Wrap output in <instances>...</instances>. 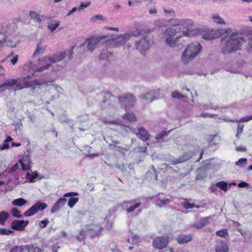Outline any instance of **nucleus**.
Here are the masks:
<instances>
[{"label":"nucleus","mask_w":252,"mask_h":252,"mask_svg":"<svg viewBox=\"0 0 252 252\" xmlns=\"http://www.w3.org/2000/svg\"><path fill=\"white\" fill-rule=\"evenodd\" d=\"M243 41V38L238 34L233 33L226 36L221 39V52L225 55L235 52L240 48Z\"/></svg>","instance_id":"f257e3e1"},{"label":"nucleus","mask_w":252,"mask_h":252,"mask_svg":"<svg viewBox=\"0 0 252 252\" xmlns=\"http://www.w3.org/2000/svg\"><path fill=\"white\" fill-rule=\"evenodd\" d=\"M202 49L201 45L197 42L191 43L186 48L182 56V60L185 63H188L193 60L200 52Z\"/></svg>","instance_id":"f03ea898"},{"label":"nucleus","mask_w":252,"mask_h":252,"mask_svg":"<svg viewBox=\"0 0 252 252\" xmlns=\"http://www.w3.org/2000/svg\"><path fill=\"white\" fill-rule=\"evenodd\" d=\"M102 227L97 223H91L85 226L84 229L80 231L79 235L76 237V239L79 241H84L86 233L90 235V237L93 238L98 236L102 232Z\"/></svg>","instance_id":"7ed1b4c3"},{"label":"nucleus","mask_w":252,"mask_h":252,"mask_svg":"<svg viewBox=\"0 0 252 252\" xmlns=\"http://www.w3.org/2000/svg\"><path fill=\"white\" fill-rule=\"evenodd\" d=\"M136 35L137 34H134L133 32H128L121 35L115 39H110L108 36H106L105 44L106 47L109 48L119 47L125 44L131 36H136Z\"/></svg>","instance_id":"20e7f679"},{"label":"nucleus","mask_w":252,"mask_h":252,"mask_svg":"<svg viewBox=\"0 0 252 252\" xmlns=\"http://www.w3.org/2000/svg\"><path fill=\"white\" fill-rule=\"evenodd\" d=\"M179 29L178 27L175 28H168L164 32V35L166 36L165 43L171 47H176L179 45V39L180 36L176 35L179 33Z\"/></svg>","instance_id":"39448f33"},{"label":"nucleus","mask_w":252,"mask_h":252,"mask_svg":"<svg viewBox=\"0 0 252 252\" xmlns=\"http://www.w3.org/2000/svg\"><path fill=\"white\" fill-rule=\"evenodd\" d=\"M193 24V21L190 19H174L172 21L173 26L171 28L178 27L179 29V33L182 31L183 35L189 36L191 32L190 29L192 27Z\"/></svg>","instance_id":"423d86ee"},{"label":"nucleus","mask_w":252,"mask_h":252,"mask_svg":"<svg viewBox=\"0 0 252 252\" xmlns=\"http://www.w3.org/2000/svg\"><path fill=\"white\" fill-rule=\"evenodd\" d=\"M74 46H73L70 50H67L63 52H61L57 54L53 55L52 56L49 57L52 65L53 64L59 62L63 60L66 56L68 57L69 60H70L73 55L74 54L73 48ZM53 67V66H52Z\"/></svg>","instance_id":"0eeeda50"},{"label":"nucleus","mask_w":252,"mask_h":252,"mask_svg":"<svg viewBox=\"0 0 252 252\" xmlns=\"http://www.w3.org/2000/svg\"><path fill=\"white\" fill-rule=\"evenodd\" d=\"M119 100L121 105L125 107L126 109L132 108L135 102L136 98L130 94H123L119 97Z\"/></svg>","instance_id":"6e6552de"},{"label":"nucleus","mask_w":252,"mask_h":252,"mask_svg":"<svg viewBox=\"0 0 252 252\" xmlns=\"http://www.w3.org/2000/svg\"><path fill=\"white\" fill-rule=\"evenodd\" d=\"M47 207V205L45 203L41 202L40 201L37 202L33 206H32L29 209L26 211L24 215L26 217H30L38 211H42Z\"/></svg>","instance_id":"1a4fd4ad"},{"label":"nucleus","mask_w":252,"mask_h":252,"mask_svg":"<svg viewBox=\"0 0 252 252\" xmlns=\"http://www.w3.org/2000/svg\"><path fill=\"white\" fill-rule=\"evenodd\" d=\"M136 199H132L129 201H124L122 204V207L126 210L127 213L133 212L136 209L138 208L141 205L140 202H136Z\"/></svg>","instance_id":"9d476101"},{"label":"nucleus","mask_w":252,"mask_h":252,"mask_svg":"<svg viewBox=\"0 0 252 252\" xmlns=\"http://www.w3.org/2000/svg\"><path fill=\"white\" fill-rule=\"evenodd\" d=\"M152 42V40H149L148 37H144L139 42H136V49L143 53L149 49L150 45Z\"/></svg>","instance_id":"9b49d317"},{"label":"nucleus","mask_w":252,"mask_h":252,"mask_svg":"<svg viewBox=\"0 0 252 252\" xmlns=\"http://www.w3.org/2000/svg\"><path fill=\"white\" fill-rule=\"evenodd\" d=\"M105 38H106V36H101L89 39L87 45L88 50L93 52L100 43H105Z\"/></svg>","instance_id":"f8f14e48"},{"label":"nucleus","mask_w":252,"mask_h":252,"mask_svg":"<svg viewBox=\"0 0 252 252\" xmlns=\"http://www.w3.org/2000/svg\"><path fill=\"white\" fill-rule=\"evenodd\" d=\"M168 243V237H157L153 242V246L157 249H163L166 247Z\"/></svg>","instance_id":"ddd939ff"},{"label":"nucleus","mask_w":252,"mask_h":252,"mask_svg":"<svg viewBox=\"0 0 252 252\" xmlns=\"http://www.w3.org/2000/svg\"><path fill=\"white\" fill-rule=\"evenodd\" d=\"M49 57H45L42 60H39V64L40 67H36L34 70L36 71L41 72L45 69L49 68L50 66H52L51 62Z\"/></svg>","instance_id":"4468645a"},{"label":"nucleus","mask_w":252,"mask_h":252,"mask_svg":"<svg viewBox=\"0 0 252 252\" xmlns=\"http://www.w3.org/2000/svg\"><path fill=\"white\" fill-rule=\"evenodd\" d=\"M29 223V222L28 220H14L11 222V226L13 229L18 231H23Z\"/></svg>","instance_id":"2eb2a0df"},{"label":"nucleus","mask_w":252,"mask_h":252,"mask_svg":"<svg viewBox=\"0 0 252 252\" xmlns=\"http://www.w3.org/2000/svg\"><path fill=\"white\" fill-rule=\"evenodd\" d=\"M5 87H12L15 91L22 89L25 85L18 81V79H8L4 82Z\"/></svg>","instance_id":"dca6fc26"},{"label":"nucleus","mask_w":252,"mask_h":252,"mask_svg":"<svg viewBox=\"0 0 252 252\" xmlns=\"http://www.w3.org/2000/svg\"><path fill=\"white\" fill-rule=\"evenodd\" d=\"M19 162L23 170H29L31 168V160L29 155L23 156L20 159Z\"/></svg>","instance_id":"f3484780"},{"label":"nucleus","mask_w":252,"mask_h":252,"mask_svg":"<svg viewBox=\"0 0 252 252\" xmlns=\"http://www.w3.org/2000/svg\"><path fill=\"white\" fill-rule=\"evenodd\" d=\"M156 91L152 90L146 94H141L139 95V97L149 102H152L153 100L158 98V96L156 95Z\"/></svg>","instance_id":"a211bd4d"},{"label":"nucleus","mask_w":252,"mask_h":252,"mask_svg":"<svg viewBox=\"0 0 252 252\" xmlns=\"http://www.w3.org/2000/svg\"><path fill=\"white\" fill-rule=\"evenodd\" d=\"M77 195H78V193L75 192H69L64 194L63 197H71L68 202V205L70 208H72L75 204L78 201V198L72 197Z\"/></svg>","instance_id":"6ab92c4d"},{"label":"nucleus","mask_w":252,"mask_h":252,"mask_svg":"<svg viewBox=\"0 0 252 252\" xmlns=\"http://www.w3.org/2000/svg\"><path fill=\"white\" fill-rule=\"evenodd\" d=\"M33 245L16 246L11 249L10 252H32Z\"/></svg>","instance_id":"aec40b11"},{"label":"nucleus","mask_w":252,"mask_h":252,"mask_svg":"<svg viewBox=\"0 0 252 252\" xmlns=\"http://www.w3.org/2000/svg\"><path fill=\"white\" fill-rule=\"evenodd\" d=\"M66 201V199L64 198H61L58 199L53 206L51 210V213L53 214L57 212L65 205Z\"/></svg>","instance_id":"412c9836"},{"label":"nucleus","mask_w":252,"mask_h":252,"mask_svg":"<svg viewBox=\"0 0 252 252\" xmlns=\"http://www.w3.org/2000/svg\"><path fill=\"white\" fill-rule=\"evenodd\" d=\"M215 250L216 252H228L229 247L224 241L219 240L217 241Z\"/></svg>","instance_id":"4be33fe9"},{"label":"nucleus","mask_w":252,"mask_h":252,"mask_svg":"<svg viewBox=\"0 0 252 252\" xmlns=\"http://www.w3.org/2000/svg\"><path fill=\"white\" fill-rule=\"evenodd\" d=\"M47 47V44L42 41H40L37 44L36 48L34 52L32 57H35L44 52Z\"/></svg>","instance_id":"5701e85b"},{"label":"nucleus","mask_w":252,"mask_h":252,"mask_svg":"<svg viewBox=\"0 0 252 252\" xmlns=\"http://www.w3.org/2000/svg\"><path fill=\"white\" fill-rule=\"evenodd\" d=\"M6 44V45L11 47H15L16 43H13L8 39L6 40V35L4 34L0 33V49L3 46V45Z\"/></svg>","instance_id":"b1692460"},{"label":"nucleus","mask_w":252,"mask_h":252,"mask_svg":"<svg viewBox=\"0 0 252 252\" xmlns=\"http://www.w3.org/2000/svg\"><path fill=\"white\" fill-rule=\"evenodd\" d=\"M190 234L179 235L177 237V241L179 244H185L189 242L192 240Z\"/></svg>","instance_id":"393cba45"},{"label":"nucleus","mask_w":252,"mask_h":252,"mask_svg":"<svg viewBox=\"0 0 252 252\" xmlns=\"http://www.w3.org/2000/svg\"><path fill=\"white\" fill-rule=\"evenodd\" d=\"M41 85L42 84L38 80L27 82L25 84L26 87L32 88L33 90L40 89Z\"/></svg>","instance_id":"a878e982"},{"label":"nucleus","mask_w":252,"mask_h":252,"mask_svg":"<svg viewBox=\"0 0 252 252\" xmlns=\"http://www.w3.org/2000/svg\"><path fill=\"white\" fill-rule=\"evenodd\" d=\"M191 156H192L190 154H185L183 156L180 157L179 158L172 160V164L175 165L186 161L190 158Z\"/></svg>","instance_id":"bb28decb"},{"label":"nucleus","mask_w":252,"mask_h":252,"mask_svg":"<svg viewBox=\"0 0 252 252\" xmlns=\"http://www.w3.org/2000/svg\"><path fill=\"white\" fill-rule=\"evenodd\" d=\"M137 135L140 136L143 140H147L150 138V134L143 127H141L138 129Z\"/></svg>","instance_id":"cd10ccee"},{"label":"nucleus","mask_w":252,"mask_h":252,"mask_svg":"<svg viewBox=\"0 0 252 252\" xmlns=\"http://www.w3.org/2000/svg\"><path fill=\"white\" fill-rule=\"evenodd\" d=\"M210 18L216 24L220 25L226 24L224 20L217 13L211 14Z\"/></svg>","instance_id":"c85d7f7f"},{"label":"nucleus","mask_w":252,"mask_h":252,"mask_svg":"<svg viewBox=\"0 0 252 252\" xmlns=\"http://www.w3.org/2000/svg\"><path fill=\"white\" fill-rule=\"evenodd\" d=\"M27 203V201L24 198H19L16 199L14 200L12 204V205L16 206H22L24 205Z\"/></svg>","instance_id":"c756f323"},{"label":"nucleus","mask_w":252,"mask_h":252,"mask_svg":"<svg viewBox=\"0 0 252 252\" xmlns=\"http://www.w3.org/2000/svg\"><path fill=\"white\" fill-rule=\"evenodd\" d=\"M170 200L165 197L162 198L159 197L158 200L157 201V204L160 207L163 206L170 203Z\"/></svg>","instance_id":"7c9ffc66"},{"label":"nucleus","mask_w":252,"mask_h":252,"mask_svg":"<svg viewBox=\"0 0 252 252\" xmlns=\"http://www.w3.org/2000/svg\"><path fill=\"white\" fill-rule=\"evenodd\" d=\"M9 214L5 211L0 212V224L4 225L5 221L8 219Z\"/></svg>","instance_id":"2f4dec72"},{"label":"nucleus","mask_w":252,"mask_h":252,"mask_svg":"<svg viewBox=\"0 0 252 252\" xmlns=\"http://www.w3.org/2000/svg\"><path fill=\"white\" fill-rule=\"evenodd\" d=\"M216 37L217 36L213 31L205 32L202 35V38L207 40H211Z\"/></svg>","instance_id":"473e14b6"},{"label":"nucleus","mask_w":252,"mask_h":252,"mask_svg":"<svg viewBox=\"0 0 252 252\" xmlns=\"http://www.w3.org/2000/svg\"><path fill=\"white\" fill-rule=\"evenodd\" d=\"M13 139L9 136L6 137V139L4 140V143L0 145V149L1 150L8 149L9 147V142L12 141Z\"/></svg>","instance_id":"72a5a7b5"},{"label":"nucleus","mask_w":252,"mask_h":252,"mask_svg":"<svg viewBox=\"0 0 252 252\" xmlns=\"http://www.w3.org/2000/svg\"><path fill=\"white\" fill-rule=\"evenodd\" d=\"M201 110H206L208 109H216L217 107L212 103L209 104H201L199 106Z\"/></svg>","instance_id":"f704fd0d"},{"label":"nucleus","mask_w":252,"mask_h":252,"mask_svg":"<svg viewBox=\"0 0 252 252\" xmlns=\"http://www.w3.org/2000/svg\"><path fill=\"white\" fill-rule=\"evenodd\" d=\"M29 15L30 17L33 19L34 22L40 23L41 22V19L39 15L34 11H31L30 12Z\"/></svg>","instance_id":"c9c22d12"},{"label":"nucleus","mask_w":252,"mask_h":252,"mask_svg":"<svg viewBox=\"0 0 252 252\" xmlns=\"http://www.w3.org/2000/svg\"><path fill=\"white\" fill-rule=\"evenodd\" d=\"M216 186L224 191H226L228 189L227 183L224 181H220L216 184Z\"/></svg>","instance_id":"e433bc0d"},{"label":"nucleus","mask_w":252,"mask_h":252,"mask_svg":"<svg viewBox=\"0 0 252 252\" xmlns=\"http://www.w3.org/2000/svg\"><path fill=\"white\" fill-rule=\"evenodd\" d=\"M119 144V142L118 141H113L112 143L109 144V147L110 149H116L117 151H120L121 150L124 149L123 147L120 146H118L117 145Z\"/></svg>","instance_id":"4c0bfd02"},{"label":"nucleus","mask_w":252,"mask_h":252,"mask_svg":"<svg viewBox=\"0 0 252 252\" xmlns=\"http://www.w3.org/2000/svg\"><path fill=\"white\" fill-rule=\"evenodd\" d=\"M112 56V53L110 52L103 50L100 55V59L104 60H107L108 58Z\"/></svg>","instance_id":"58836bf2"},{"label":"nucleus","mask_w":252,"mask_h":252,"mask_svg":"<svg viewBox=\"0 0 252 252\" xmlns=\"http://www.w3.org/2000/svg\"><path fill=\"white\" fill-rule=\"evenodd\" d=\"M123 118L124 119L128 120L130 121H134L136 120L135 116L131 113H127L123 115Z\"/></svg>","instance_id":"ea45409f"},{"label":"nucleus","mask_w":252,"mask_h":252,"mask_svg":"<svg viewBox=\"0 0 252 252\" xmlns=\"http://www.w3.org/2000/svg\"><path fill=\"white\" fill-rule=\"evenodd\" d=\"M247 159L246 158H242L236 161L235 164L238 166L244 167L247 165Z\"/></svg>","instance_id":"a19ab883"},{"label":"nucleus","mask_w":252,"mask_h":252,"mask_svg":"<svg viewBox=\"0 0 252 252\" xmlns=\"http://www.w3.org/2000/svg\"><path fill=\"white\" fill-rule=\"evenodd\" d=\"M11 213L12 215L15 217L18 218H22V215H20V212L16 208L11 209Z\"/></svg>","instance_id":"79ce46f5"},{"label":"nucleus","mask_w":252,"mask_h":252,"mask_svg":"<svg viewBox=\"0 0 252 252\" xmlns=\"http://www.w3.org/2000/svg\"><path fill=\"white\" fill-rule=\"evenodd\" d=\"M60 22L55 21V23L50 24L48 25V28L51 32L54 31L59 26Z\"/></svg>","instance_id":"37998d69"},{"label":"nucleus","mask_w":252,"mask_h":252,"mask_svg":"<svg viewBox=\"0 0 252 252\" xmlns=\"http://www.w3.org/2000/svg\"><path fill=\"white\" fill-rule=\"evenodd\" d=\"M183 207L185 209H192L196 207L195 205L193 203H190L188 202H184L182 203ZM199 208V206H196Z\"/></svg>","instance_id":"c03bdc74"},{"label":"nucleus","mask_w":252,"mask_h":252,"mask_svg":"<svg viewBox=\"0 0 252 252\" xmlns=\"http://www.w3.org/2000/svg\"><path fill=\"white\" fill-rule=\"evenodd\" d=\"M217 235L221 237L225 238L228 235L227 230L226 229L219 230L216 233Z\"/></svg>","instance_id":"a18cd8bd"},{"label":"nucleus","mask_w":252,"mask_h":252,"mask_svg":"<svg viewBox=\"0 0 252 252\" xmlns=\"http://www.w3.org/2000/svg\"><path fill=\"white\" fill-rule=\"evenodd\" d=\"M170 132V131H168V132L163 130L162 132H161L160 133L158 134L156 136V139L157 140H163V138L165 136H167L168 135V133Z\"/></svg>","instance_id":"49530a36"},{"label":"nucleus","mask_w":252,"mask_h":252,"mask_svg":"<svg viewBox=\"0 0 252 252\" xmlns=\"http://www.w3.org/2000/svg\"><path fill=\"white\" fill-rule=\"evenodd\" d=\"M171 96L174 98L177 99H181L185 97L184 95L180 94L178 92L176 91L172 92L171 94Z\"/></svg>","instance_id":"de8ad7c7"},{"label":"nucleus","mask_w":252,"mask_h":252,"mask_svg":"<svg viewBox=\"0 0 252 252\" xmlns=\"http://www.w3.org/2000/svg\"><path fill=\"white\" fill-rule=\"evenodd\" d=\"M12 233H13V231L10 229H7L6 228H0V235H8Z\"/></svg>","instance_id":"09e8293b"},{"label":"nucleus","mask_w":252,"mask_h":252,"mask_svg":"<svg viewBox=\"0 0 252 252\" xmlns=\"http://www.w3.org/2000/svg\"><path fill=\"white\" fill-rule=\"evenodd\" d=\"M209 220H210L209 217H206V218L201 219L200 220H199V221H200L202 226L203 227H204L209 223Z\"/></svg>","instance_id":"8fccbe9b"},{"label":"nucleus","mask_w":252,"mask_h":252,"mask_svg":"<svg viewBox=\"0 0 252 252\" xmlns=\"http://www.w3.org/2000/svg\"><path fill=\"white\" fill-rule=\"evenodd\" d=\"M252 120V115L251 116H247L244 117H242L240 120L237 121V122H247L250 120Z\"/></svg>","instance_id":"3c124183"},{"label":"nucleus","mask_w":252,"mask_h":252,"mask_svg":"<svg viewBox=\"0 0 252 252\" xmlns=\"http://www.w3.org/2000/svg\"><path fill=\"white\" fill-rule=\"evenodd\" d=\"M37 177V175L36 173H32V174H30L29 173H28L27 174V179L30 180V181L32 182L33 180L36 178Z\"/></svg>","instance_id":"603ef678"},{"label":"nucleus","mask_w":252,"mask_h":252,"mask_svg":"<svg viewBox=\"0 0 252 252\" xmlns=\"http://www.w3.org/2000/svg\"><path fill=\"white\" fill-rule=\"evenodd\" d=\"M49 220L47 219H45L44 220L40 221L39 223V226L41 228H44L47 226V225L49 223Z\"/></svg>","instance_id":"864d4df0"},{"label":"nucleus","mask_w":252,"mask_h":252,"mask_svg":"<svg viewBox=\"0 0 252 252\" xmlns=\"http://www.w3.org/2000/svg\"><path fill=\"white\" fill-rule=\"evenodd\" d=\"M131 240V244H133V245H135V244H136L137 243L138 237L136 235H134V236L132 235ZM127 241L128 243H131L130 239L128 238L127 239Z\"/></svg>","instance_id":"5fc2aeb1"},{"label":"nucleus","mask_w":252,"mask_h":252,"mask_svg":"<svg viewBox=\"0 0 252 252\" xmlns=\"http://www.w3.org/2000/svg\"><path fill=\"white\" fill-rule=\"evenodd\" d=\"M91 4L90 1H88L87 2H82L79 6L78 7V10H80L81 9H83L84 8H86L89 6Z\"/></svg>","instance_id":"6e6d98bb"},{"label":"nucleus","mask_w":252,"mask_h":252,"mask_svg":"<svg viewBox=\"0 0 252 252\" xmlns=\"http://www.w3.org/2000/svg\"><path fill=\"white\" fill-rule=\"evenodd\" d=\"M97 20H103L104 18H103V16L101 15H99V14L96 15L91 18L92 21H95Z\"/></svg>","instance_id":"4d7b16f0"},{"label":"nucleus","mask_w":252,"mask_h":252,"mask_svg":"<svg viewBox=\"0 0 252 252\" xmlns=\"http://www.w3.org/2000/svg\"><path fill=\"white\" fill-rule=\"evenodd\" d=\"M19 165L18 163H16L9 170V172L13 173L16 171L19 168Z\"/></svg>","instance_id":"13d9d810"},{"label":"nucleus","mask_w":252,"mask_h":252,"mask_svg":"<svg viewBox=\"0 0 252 252\" xmlns=\"http://www.w3.org/2000/svg\"><path fill=\"white\" fill-rule=\"evenodd\" d=\"M244 125H239L237 128V132L236 134V137H239V135L240 134L242 131L243 129Z\"/></svg>","instance_id":"bf43d9fd"},{"label":"nucleus","mask_w":252,"mask_h":252,"mask_svg":"<svg viewBox=\"0 0 252 252\" xmlns=\"http://www.w3.org/2000/svg\"><path fill=\"white\" fill-rule=\"evenodd\" d=\"M191 226L196 229H201L203 227L202 226L199 220L197 222L193 223Z\"/></svg>","instance_id":"052dcab7"},{"label":"nucleus","mask_w":252,"mask_h":252,"mask_svg":"<svg viewBox=\"0 0 252 252\" xmlns=\"http://www.w3.org/2000/svg\"><path fill=\"white\" fill-rule=\"evenodd\" d=\"M164 25V23H163V22L161 20H157L156 21H155V26L156 27H162Z\"/></svg>","instance_id":"680f3d73"},{"label":"nucleus","mask_w":252,"mask_h":252,"mask_svg":"<svg viewBox=\"0 0 252 252\" xmlns=\"http://www.w3.org/2000/svg\"><path fill=\"white\" fill-rule=\"evenodd\" d=\"M216 115H215V114H209V113H201L200 114V116L202 117H203V118H206V117H211V118H214L215 116H216Z\"/></svg>","instance_id":"e2e57ef3"},{"label":"nucleus","mask_w":252,"mask_h":252,"mask_svg":"<svg viewBox=\"0 0 252 252\" xmlns=\"http://www.w3.org/2000/svg\"><path fill=\"white\" fill-rule=\"evenodd\" d=\"M60 246L57 244H54L52 246V252H57Z\"/></svg>","instance_id":"0e129e2a"},{"label":"nucleus","mask_w":252,"mask_h":252,"mask_svg":"<svg viewBox=\"0 0 252 252\" xmlns=\"http://www.w3.org/2000/svg\"><path fill=\"white\" fill-rule=\"evenodd\" d=\"M18 59V56L16 55L13 57V58L11 60V62L12 63V64L14 65L17 62Z\"/></svg>","instance_id":"69168bd1"},{"label":"nucleus","mask_w":252,"mask_h":252,"mask_svg":"<svg viewBox=\"0 0 252 252\" xmlns=\"http://www.w3.org/2000/svg\"><path fill=\"white\" fill-rule=\"evenodd\" d=\"M249 186V184L245 182H240L238 184V187L240 188H245Z\"/></svg>","instance_id":"338daca9"},{"label":"nucleus","mask_w":252,"mask_h":252,"mask_svg":"<svg viewBox=\"0 0 252 252\" xmlns=\"http://www.w3.org/2000/svg\"><path fill=\"white\" fill-rule=\"evenodd\" d=\"M135 150L140 153H144L146 151V147H138L137 149H135Z\"/></svg>","instance_id":"774afa93"}]
</instances>
